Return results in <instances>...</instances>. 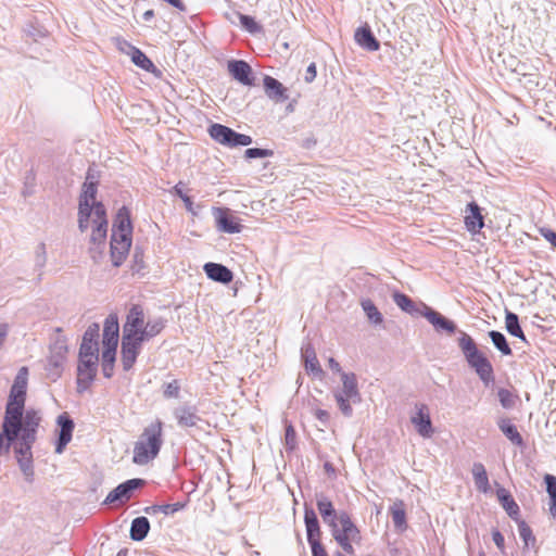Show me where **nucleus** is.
<instances>
[{"label":"nucleus","instance_id":"obj_37","mask_svg":"<svg viewBox=\"0 0 556 556\" xmlns=\"http://www.w3.org/2000/svg\"><path fill=\"white\" fill-rule=\"evenodd\" d=\"M497 399L500 401L501 406L504 409H513L516 407L517 403L520 401L518 394L511 392L508 389L500 388L496 392Z\"/></svg>","mask_w":556,"mask_h":556},{"label":"nucleus","instance_id":"obj_4","mask_svg":"<svg viewBox=\"0 0 556 556\" xmlns=\"http://www.w3.org/2000/svg\"><path fill=\"white\" fill-rule=\"evenodd\" d=\"M457 343L469 367L475 369L483 384L489 387L494 381L491 362L478 350L476 342L468 333L459 331Z\"/></svg>","mask_w":556,"mask_h":556},{"label":"nucleus","instance_id":"obj_17","mask_svg":"<svg viewBox=\"0 0 556 556\" xmlns=\"http://www.w3.org/2000/svg\"><path fill=\"white\" fill-rule=\"evenodd\" d=\"M56 424L60 427L59 439L55 445V453L62 454L65 446L71 442L74 430V421L71 419L67 413L61 414Z\"/></svg>","mask_w":556,"mask_h":556},{"label":"nucleus","instance_id":"obj_46","mask_svg":"<svg viewBox=\"0 0 556 556\" xmlns=\"http://www.w3.org/2000/svg\"><path fill=\"white\" fill-rule=\"evenodd\" d=\"M241 25L250 33L255 34L261 30V26L254 21L253 17L238 13Z\"/></svg>","mask_w":556,"mask_h":556},{"label":"nucleus","instance_id":"obj_32","mask_svg":"<svg viewBox=\"0 0 556 556\" xmlns=\"http://www.w3.org/2000/svg\"><path fill=\"white\" fill-rule=\"evenodd\" d=\"M174 415L180 427H195L201 418L197 415L195 409L190 407H179Z\"/></svg>","mask_w":556,"mask_h":556},{"label":"nucleus","instance_id":"obj_18","mask_svg":"<svg viewBox=\"0 0 556 556\" xmlns=\"http://www.w3.org/2000/svg\"><path fill=\"white\" fill-rule=\"evenodd\" d=\"M417 413L410 418L412 424L415 426L416 431L422 438H430L434 430L432 427V422L427 412V406L421 404L417 406Z\"/></svg>","mask_w":556,"mask_h":556},{"label":"nucleus","instance_id":"obj_1","mask_svg":"<svg viewBox=\"0 0 556 556\" xmlns=\"http://www.w3.org/2000/svg\"><path fill=\"white\" fill-rule=\"evenodd\" d=\"M97 184L89 180V176L83 186V192L79 198L78 228L81 232L86 231L92 224L90 236L91 247L89 253L96 263L103 257L108 232V219L105 207L101 202L96 201Z\"/></svg>","mask_w":556,"mask_h":556},{"label":"nucleus","instance_id":"obj_41","mask_svg":"<svg viewBox=\"0 0 556 556\" xmlns=\"http://www.w3.org/2000/svg\"><path fill=\"white\" fill-rule=\"evenodd\" d=\"M489 337H490L492 343L494 344V346L503 355H510L511 354V349H510L509 344L507 343V340H506L505 336L502 332L492 330V331L489 332Z\"/></svg>","mask_w":556,"mask_h":556},{"label":"nucleus","instance_id":"obj_50","mask_svg":"<svg viewBox=\"0 0 556 556\" xmlns=\"http://www.w3.org/2000/svg\"><path fill=\"white\" fill-rule=\"evenodd\" d=\"M179 389H180V387L176 380L168 382L165 384V388H164V392H163L164 396L167 399L178 397Z\"/></svg>","mask_w":556,"mask_h":556},{"label":"nucleus","instance_id":"obj_10","mask_svg":"<svg viewBox=\"0 0 556 556\" xmlns=\"http://www.w3.org/2000/svg\"><path fill=\"white\" fill-rule=\"evenodd\" d=\"M99 356L79 357L77 367V389L83 392L89 388L98 372Z\"/></svg>","mask_w":556,"mask_h":556},{"label":"nucleus","instance_id":"obj_59","mask_svg":"<svg viewBox=\"0 0 556 556\" xmlns=\"http://www.w3.org/2000/svg\"><path fill=\"white\" fill-rule=\"evenodd\" d=\"M328 364H329V367H330L333 371H337V372H340V374L342 372V371H341V366H340V364H339L334 358L330 357V358L328 359Z\"/></svg>","mask_w":556,"mask_h":556},{"label":"nucleus","instance_id":"obj_2","mask_svg":"<svg viewBox=\"0 0 556 556\" xmlns=\"http://www.w3.org/2000/svg\"><path fill=\"white\" fill-rule=\"evenodd\" d=\"M42 420L41 413L34 408L18 409L16 420L8 419V410L4 413L1 437L5 440V448L20 438V445L33 446L37 439V431Z\"/></svg>","mask_w":556,"mask_h":556},{"label":"nucleus","instance_id":"obj_30","mask_svg":"<svg viewBox=\"0 0 556 556\" xmlns=\"http://www.w3.org/2000/svg\"><path fill=\"white\" fill-rule=\"evenodd\" d=\"M390 514L394 527L400 532H403L407 528L405 504L402 500H396L390 507Z\"/></svg>","mask_w":556,"mask_h":556},{"label":"nucleus","instance_id":"obj_6","mask_svg":"<svg viewBox=\"0 0 556 556\" xmlns=\"http://www.w3.org/2000/svg\"><path fill=\"white\" fill-rule=\"evenodd\" d=\"M334 541L348 554H354L352 542H361V532L346 511H340L338 519L329 527Z\"/></svg>","mask_w":556,"mask_h":556},{"label":"nucleus","instance_id":"obj_52","mask_svg":"<svg viewBox=\"0 0 556 556\" xmlns=\"http://www.w3.org/2000/svg\"><path fill=\"white\" fill-rule=\"evenodd\" d=\"M47 262L46 247L43 243L39 244L36 251L35 263L37 267L42 268Z\"/></svg>","mask_w":556,"mask_h":556},{"label":"nucleus","instance_id":"obj_60","mask_svg":"<svg viewBox=\"0 0 556 556\" xmlns=\"http://www.w3.org/2000/svg\"><path fill=\"white\" fill-rule=\"evenodd\" d=\"M182 182H178L175 187H174V192L175 194H177L181 200H182V197L184 195H187L184 191H182Z\"/></svg>","mask_w":556,"mask_h":556},{"label":"nucleus","instance_id":"obj_12","mask_svg":"<svg viewBox=\"0 0 556 556\" xmlns=\"http://www.w3.org/2000/svg\"><path fill=\"white\" fill-rule=\"evenodd\" d=\"M67 354V346L64 341H56L50 351V356L48 361V374L49 376L55 380L61 376L62 366L65 362Z\"/></svg>","mask_w":556,"mask_h":556},{"label":"nucleus","instance_id":"obj_51","mask_svg":"<svg viewBox=\"0 0 556 556\" xmlns=\"http://www.w3.org/2000/svg\"><path fill=\"white\" fill-rule=\"evenodd\" d=\"M116 348L111 345H103L102 363H115Z\"/></svg>","mask_w":556,"mask_h":556},{"label":"nucleus","instance_id":"obj_11","mask_svg":"<svg viewBox=\"0 0 556 556\" xmlns=\"http://www.w3.org/2000/svg\"><path fill=\"white\" fill-rule=\"evenodd\" d=\"M420 316L425 317L438 332L452 334L457 330L454 321L447 319L427 304H421Z\"/></svg>","mask_w":556,"mask_h":556},{"label":"nucleus","instance_id":"obj_49","mask_svg":"<svg viewBox=\"0 0 556 556\" xmlns=\"http://www.w3.org/2000/svg\"><path fill=\"white\" fill-rule=\"evenodd\" d=\"M98 337H99V326L97 324H93V325L89 326L87 328V330L85 331L81 342H89V343L98 342Z\"/></svg>","mask_w":556,"mask_h":556},{"label":"nucleus","instance_id":"obj_22","mask_svg":"<svg viewBox=\"0 0 556 556\" xmlns=\"http://www.w3.org/2000/svg\"><path fill=\"white\" fill-rule=\"evenodd\" d=\"M468 214L465 217V225L468 231L477 233L484 226L483 216L481 215L480 207L476 202H470L467 205Z\"/></svg>","mask_w":556,"mask_h":556},{"label":"nucleus","instance_id":"obj_15","mask_svg":"<svg viewBox=\"0 0 556 556\" xmlns=\"http://www.w3.org/2000/svg\"><path fill=\"white\" fill-rule=\"evenodd\" d=\"M31 447L33 446L16 444L14 448L18 467L25 481L28 483H33L35 479Z\"/></svg>","mask_w":556,"mask_h":556},{"label":"nucleus","instance_id":"obj_16","mask_svg":"<svg viewBox=\"0 0 556 556\" xmlns=\"http://www.w3.org/2000/svg\"><path fill=\"white\" fill-rule=\"evenodd\" d=\"M213 215L216 222V228L226 233H238L241 231L242 226L238 219L230 215L228 208L214 207Z\"/></svg>","mask_w":556,"mask_h":556},{"label":"nucleus","instance_id":"obj_57","mask_svg":"<svg viewBox=\"0 0 556 556\" xmlns=\"http://www.w3.org/2000/svg\"><path fill=\"white\" fill-rule=\"evenodd\" d=\"M315 416L323 425H326L329 420V413L324 409H317Z\"/></svg>","mask_w":556,"mask_h":556},{"label":"nucleus","instance_id":"obj_44","mask_svg":"<svg viewBox=\"0 0 556 556\" xmlns=\"http://www.w3.org/2000/svg\"><path fill=\"white\" fill-rule=\"evenodd\" d=\"M87 356H99V348L98 342H81L80 349H79V357H87Z\"/></svg>","mask_w":556,"mask_h":556},{"label":"nucleus","instance_id":"obj_3","mask_svg":"<svg viewBox=\"0 0 556 556\" xmlns=\"http://www.w3.org/2000/svg\"><path fill=\"white\" fill-rule=\"evenodd\" d=\"M144 314L139 305H132L123 326L122 336V365L125 371L132 368L142 345L144 330Z\"/></svg>","mask_w":556,"mask_h":556},{"label":"nucleus","instance_id":"obj_61","mask_svg":"<svg viewBox=\"0 0 556 556\" xmlns=\"http://www.w3.org/2000/svg\"><path fill=\"white\" fill-rule=\"evenodd\" d=\"M182 201L186 204L188 211H192V201L189 195H184Z\"/></svg>","mask_w":556,"mask_h":556},{"label":"nucleus","instance_id":"obj_20","mask_svg":"<svg viewBox=\"0 0 556 556\" xmlns=\"http://www.w3.org/2000/svg\"><path fill=\"white\" fill-rule=\"evenodd\" d=\"M132 225L130 220V214L127 207L123 206L117 211L115 216L112 235H125L131 237Z\"/></svg>","mask_w":556,"mask_h":556},{"label":"nucleus","instance_id":"obj_42","mask_svg":"<svg viewBox=\"0 0 556 556\" xmlns=\"http://www.w3.org/2000/svg\"><path fill=\"white\" fill-rule=\"evenodd\" d=\"M362 307L370 323L380 325L383 321L382 314L378 311L377 306L370 300L362 301Z\"/></svg>","mask_w":556,"mask_h":556},{"label":"nucleus","instance_id":"obj_31","mask_svg":"<svg viewBox=\"0 0 556 556\" xmlns=\"http://www.w3.org/2000/svg\"><path fill=\"white\" fill-rule=\"evenodd\" d=\"M392 299L394 303L405 313L410 314L413 316H420V308L422 303L416 304L406 294L400 292H394L392 294Z\"/></svg>","mask_w":556,"mask_h":556},{"label":"nucleus","instance_id":"obj_21","mask_svg":"<svg viewBox=\"0 0 556 556\" xmlns=\"http://www.w3.org/2000/svg\"><path fill=\"white\" fill-rule=\"evenodd\" d=\"M304 522L306 527L307 542L314 544L320 542V527L314 509L305 506Z\"/></svg>","mask_w":556,"mask_h":556},{"label":"nucleus","instance_id":"obj_29","mask_svg":"<svg viewBox=\"0 0 556 556\" xmlns=\"http://www.w3.org/2000/svg\"><path fill=\"white\" fill-rule=\"evenodd\" d=\"M264 88L266 94L275 101H283L287 99L286 88L280 81L270 76H265Z\"/></svg>","mask_w":556,"mask_h":556},{"label":"nucleus","instance_id":"obj_13","mask_svg":"<svg viewBox=\"0 0 556 556\" xmlns=\"http://www.w3.org/2000/svg\"><path fill=\"white\" fill-rule=\"evenodd\" d=\"M131 247V237L125 235L111 236V260L115 267L121 266L126 260Z\"/></svg>","mask_w":556,"mask_h":556},{"label":"nucleus","instance_id":"obj_26","mask_svg":"<svg viewBox=\"0 0 556 556\" xmlns=\"http://www.w3.org/2000/svg\"><path fill=\"white\" fill-rule=\"evenodd\" d=\"M355 41L364 49L368 51H377L380 48L379 41L372 35L369 27H359L355 31Z\"/></svg>","mask_w":556,"mask_h":556},{"label":"nucleus","instance_id":"obj_7","mask_svg":"<svg viewBox=\"0 0 556 556\" xmlns=\"http://www.w3.org/2000/svg\"><path fill=\"white\" fill-rule=\"evenodd\" d=\"M342 388L333 392V396L341 413L351 417L353 414L352 403L356 404L362 401L357 387L355 374L341 372Z\"/></svg>","mask_w":556,"mask_h":556},{"label":"nucleus","instance_id":"obj_35","mask_svg":"<svg viewBox=\"0 0 556 556\" xmlns=\"http://www.w3.org/2000/svg\"><path fill=\"white\" fill-rule=\"evenodd\" d=\"M496 494L506 513L513 518L516 517L519 514V506L509 494V492L504 488H501L497 490Z\"/></svg>","mask_w":556,"mask_h":556},{"label":"nucleus","instance_id":"obj_28","mask_svg":"<svg viewBox=\"0 0 556 556\" xmlns=\"http://www.w3.org/2000/svg\"><path fill=\"white\" fill-rule=\"evenodd\" d=\"M497 426L513 444L517 446H521L523 444L521 434L519 433L517 427L511 424L510 419L502 417L497 420Z\"/></svg>","mask_w":556,"mask_h":556},{"label":"nucleus","instance_id":"obj_38","mask_svg":"<svg viewBox=\"0 0 556 556\" xmlns=\"http://www.w3.org/2000/svg\"><path fill=\"white\" fill-rule=\"evenodd\" d=\"M131 49V61L140 68L147 72H154L155 66L152 61L138 48L130 47Z\"/></svg>","mask_w":556,"mask_h":556},{"label":"nucleus","instance_id":"obj_40","mask_svg":"<svg viewBox=\"0 0 556 556\" xmlns=\"http://www.w3.org/2000/svg\"><path fill=\"white\" fill-rule=\"evenodd\" d=\"M185 507L182 503H174V504H164V505H152L144 508V511L149 515L163 513L164 515H172Z\"/></svg>","mask_w":556,"mask_h":556},{"label":"nucleus","instance_id":"obj_53","mask_svg":"<svg viewBox=\"0 0 556 556\" xmlns=\"http://www.w3.org/2000/svg\"><path fill=\"white\" fill-rule=\"evenodd\" d=\"M540 233L556 249V232L548 228H541Z\"/></svg>","mask_w":556,"mask_h":556},{"label":"nucleus","instance_id":"obj_39","mask_svg":"<svg viewBox=\"0 0 556 556\" xmlns=\"http://www.w3.org/2000/svg\"><path fill=\"white\" fill-rule=\"evenodd\" d=\"M506 330L514 337L526 341L525 333L519 325L518 316L515 313L507 312L505 316Z\"/></svg>","mask_w":556,"mask_h":556},{"label":"nucleus","instance_id":"obj_5","mask_svg":"<svg viewBox=\"0 0 556 556\" xmlns=\"http://www.w3.org/2000/svg\"><path fill=\"white\" fill-rule=\"evenodd\" d=\"M162 422L155 420L143 429L134 446L132 462L137 465H146L154 459L163 444Z\"/></svg>","mask_w":556,"mask_h":556},{"label":"nucleus","instance_id":"obj_14","mask_svg":"<svg viewBox=\"0 0 556 556\" xmlns=\"http://www.w3.org/2000/svg\"><path fill=\"white\" fill-rule=\"evenodd\" d=\"M144 484L142 479H129L126 482L117 485L113 491H111L104 503L112 504L115 502L125 503L132 496V492Z\"/></svg>","mask_w":556,"mask_h":556},{"label":"nucleus","instance_id":"obj_47","mask_svg":"<svg viewBox=\"0 0 556 556\" xmlns=\"http://www.w3.org/2000/svg\"><path fill=\"white\" fill-rule=\"evenodd\" d=\"M285 444L290 451H292L296 445V432L291 424L286 426Z\"/></svg>","mask_w":556,"mask_h":556},{"label":"nucleus","instance_id":"obj_58","mask_svg":"<svg viewBox=\"0 0 556 556\" xmlns=\"http://www.w3.org/2000/svg\"><path fill=\"white\" fill-rule=\"evenodd\" d=\"M102 371L105 378H111L114 371L113 363H102Z\"/></svg>","mask_w":556,"mask_h":556},{"label":"nucleus","instance_id":"obj_62","mask_svg":"<svg viewBox=\"0 0 556 556\" xmlns=\"http://www.w3.org/2000/svg\"><path fill=\"white\" fill-rule=\"evenodd\" d=\"M153 16H154V11H153V10H147V11L142 14V18H143L146 22L150 21Z\"/></svg>","mask_w":556,"mask_h":556},{"label":"nucleus","instance_id":"obj_8","mask_svg":"<svg viewBox=\"0 0 556 556\" xmlns=\"http://www.w3.org/2000/svg\"><path fill=\"white\" fill-rule=\"evenodd\" d=\"M28 383V368L23 366L18 369L11 387L9 400L5 406L8 419L16 420L18 409L25 407L26 390Z\"/></svg>","mask_w":556,"mask_h":556},{"label":"nucleus","instance_id":"obj_56","mask_svg":"<svg viewBox=\"0 0 556 556\" xmlns=\"http://www.w3.org/2000/svg\"><path fill=\"white\" fill-rule=\"evenodd\" d=\"M316 65L314 63L309 64L306 68L305 81L312 83L316 77Z\"/></svg>","mask_w":556,"mask_h":556},{"label":"nucleus","instance_id":"obj_55","mask_svg":"<svg viewBox=\"0 0 556 556\" xmlns=\"http://www.w3.org/2000/svg\"><path fill=\"white\" fill-rule=\"evenodd\" d=\"M492 539H493V542L495 543V545L501 549L503 551L504 548V536L503 534L500 532V531H493L492 533Z\"/></svg>","mask_w":556,"mask_h":556},{"label":"nucleus","instance_id":"obj_27","mask_svg":"<svg viewBox=\"0 0 556 556\" xmlns=\"http://www.w3.org/2000/svg\"><path fill=\"white\" fill-rule=\"evenodd\" d=\"M118 320L116 315H110L105 319L103 329V345L117 346L118 343Z\"/></svg>","mask_w":556,"mask_h":556},{"label":"nucleus","instance_id":"obj_45","mask_svg":"<svg viewBox=\"0 0 556 556\" xmlns=\"http://www.w3.org/2000/svg\"><path fill=\"white\" fill-rule=\"evenodd\" d=\"M518 531H519L520 538L525 542L526 547H528L530 545V543L535 542V538L532 534V530L525 521H521L519 523Z\"/></svg>","mask_w":556,"mask_h":556},{"label":"nucleus","instance_id":"obj_48","mask_svg":"<svg viewBox=\"0 0 556 556\" xmlns=\"http://www.w3.org/2000/svg\"><path fill=\"white\" fill-rule=\"evenodd\" d=\"M273 154L274 152L271 150L260 148H249L244 151V156L247 159L268 157Z\"/></svg>","mask_w":556,"mask_h":556},{"label":"nucleus","instance_id":"obj_25","mask_svg":"<svg viewBox=\"0 0 556 556\" xmlns=\"http://www.w3.org/2000/svg\"><path fill=\"white\" fill-rule=\"evenodd\" d=\"M302 358L304 359L305 369L314 376L321 377L324 371L319 365L314 348L311 343H306L301 349Z\"/></svg>","mask_w":556,"mask_h":556},{"label":"nucleus","instance_id":"obj_34","mask_svg":"<svg viewBox=\"0 0 556 556\" xmlns=\"http://www.w3.org/2000/svg\"><path fill=\"white\" fill-rule=\"evenodd\" d=\"M150 522L146 517H137L131 521L130 538L134 541H142L149 533Z\"/></svg>","mask_w":556,"mask_h":556},{"label":"nucleus","instance_id":"obj_64","mask_svg":"<svg viewBox=\"0 0 556 556\" xmlns=\"http://www.w3.org/2000/svg\"><path fill=\"white\" fill-rule=\"evenodd\" d=\"M522 556H530V555H528V553H526V552H525V553L522 554Z\"/></svg>","mask_w":556,"mask_h":556},{"label":"nucleus","instance_id":"obj_23","mask_svg":"<svg viewBox=\"0 0 556 556\" xmlns=\"http://www.w3.org/2000/svg\"><path fill=\"white\" fill-rule=\"evenodd\" d=\"M316 505L326 525L330 527L338 519L332 502L323 493L316 494Z\"/></svg>","mask_w":556,"mask_h":556},{"label":"nucleus","instance_id":"obj_24","mask_svg":"<svg viewBox=\"0 0 556 556\" xmlns=\"http://www.w3.org/2000/svg\"><path fill=\"white\" fill-rule=\"evenodd\" d=\"M204 271L210 279L222 283H229L233 278L230 269L217 263H206Z\"/></svg>","mask_w":556,"mask_h":556},{"label":"nucleus","instance_id":"obj_33","mask_svg":"<svg viewBox=\"0 0 556 556\" xmlns=\"http://www.w3.org/2000/svg\"><path fill=\"white\" fill-rule=\"evenodd\" d=\"M475 485L478 491L486 493L490 490L486 470L481 463H475L471 469Z\"/></svg>","mask_w":556,"mask_h":556},{"label":"nucleus","instance_id":"obj_43","mask_svg":"<svg viewBox=\"0 0 556 556\" xmlns=\"http://www.w3.org/2000/svg\"><path fill=\"white\" fill-rule=\"evenodd\" d=\"M164 328V321L162 319H154L146 321L144 330L142 333V343L157 336Z\"/></svg>","mask_w":556,"mask_h":556},{"label":"nucleus","instance_id":"obj_19","mask_svg":"<svg viewBox=\"0 0 556 556\" xmlns=\"http://www.w3.org/2000/svg\"><path fill=\"white\" fill-rule=\"evenodd\" d=\"M228 71L232 77L245 86L253 85L250 78L251 66L242 60H232L228 62Z\"/></svg>","mask_w":556,"mask_h":556},{"label":"nucleus","instance_id":"obj_9","mask_svg":"<svg viewBox=\"0 0 556 556\" xmlns=\"http://www.w3.org/2000/svg\"><path fill=\"white\" fill-rule=\"evenodd\" d=\"M208 134L216 142L229 148L239 146L247 147L252 143V137L236 132L231 128L222 124L211 125L208 128Z\"/></svg>","mask_w":556,"mask_h":556},{"label":"nucleus","instance_id":"obj_63","mask_svg":"<svg viewBox=\"0 0 556 556\" xmlns=\"http://www.w3.org/2000/svg\"><path fill=\"white\" fill-rule=\"evenodd\" d=\"M334 556H344L341 552H337Z\"/></svg>","mask_w":556,"mask_h":556},{"label":"nucleus","instance_id":"obj_54","mask_svg":"<svg viewBox=\"0 0 556 556\" xmlns=\"http://www.w3.org/2000/svg\"><path fill=\"white\" fill-rule=\"evenodd\" d=\"M312 548V556H328L325 547L320 542L309 544Z\"/></svg>","mask_w":556,"mask_h":556},{"label":"nucleus","instance_id":"obj_36","mask_svg":"<svg viewBox=\"0 0 556 556\" xmlns=\"http://www.w3.org/2000/svg\"><path fill=\"white\" fill-rule=\"evenodd\" d=\"M546 492L549 496V514L556 519V477L549 473L544 476Z\"/></svg>","mask_w":556,"mask_h":556}]
</instances>
